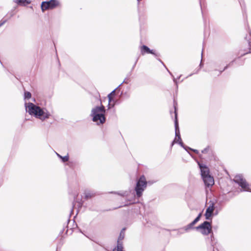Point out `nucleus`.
<instances>
[{"mask_svg": "<svg viewBox=\"0 0 251 251\" xmlns=\"http://www.w3.org/2000/svg\"><path fill=\"white\" fill-rule=\"evenodd\" d=\"M147 185L146 179L144 176H142L137 180L135 188V191L138 198H140L142 195V193L147 187Z\"/></svg>", "mask_w": 251, "mask_h": 251, "instance_id": "nucleus-2", "label": "nucleus"}, {"mask_svg": "<svg viewBox=\"0 0 251 251\" xmlns=\"http://www.w3.org/2000/svg\"><path fill=\"white\" fill-rule=\"evenodd\" d=\"M198 164L201 170L202 178L204 176L210 175L209 168L205 165L200 163H199Z\"/></svg>", "mask_w": 251, "mask_h": 251, "instance_id": "nucleus-10", "label": "nucleus"}, {"mask_svg": "<svg viewBox=\"0 0 251 251\" xmlns=\"http://www.w3.org/2000/svg\"><path fill=\"white\" fill-rule=\"evenodd\" d=\"M13 1L17 4L23 6H26L31 2L30 0H13Z\"/></svg>", "mask_w": 251, "mask_h": 251, "instance_id": "nucleus-13", "label": "nucleus"}, {"mask_svg": "<svg viewBox=\"0 0 251 251\" xmlns=\"http://www.w3.org/2000/svg\"><path fill=\"white\" fill-rule=\"evenodd\" d=\"M141 52L143 55L145 53H151L155 56H158V54L155 53L153 50H150L147 46L145 45H143L141 47Z\"/></svg>", "mask_w": 251, "mask_h": 251, "instance_id": "nucleus-12", "label": "nucleus"}, {"mask_svg": "<svg viewBox=\"0 0 251 251\" xmlns=\"http://www.w3.org/2000/svg\"><path fill=\"white\" fill-rule=\"evenodd\" d=\"M108 101H109V103H108V109H110V102L111 101V100H112V97H111V96H110V95H108Z\"/></svg>", "mask_w": 251, "mask_h": 251, "instance_id": "nucleus-24", "label": "nucleus"}, {"mask_svg": "<svg viewBox=\"0 0 251 251\" xmlns=\"http://www.w3.org/2000/svg\"><path fill=\"white\" fill-rule=\"evenodd\" d=\"M31 94L30 92H25L24 97H25V99H29L31 98Z\"/></svg>", "mask_w": 251, "mask_h": 251, "instance_id": "nucleus-21", "label": "nucleus"}, {"mask_svg": "<svg viewBox=\"0 0 251 251\" xmlns=\"http://www.w3.org/2000/svg\"><path fill=\"white\" fill-rule=\"evenodd\" d=\"M141 0H137L138 1V2H139L140 1H141Z\"/></svg>", "mask_w": 251, "mask_h": 251, "instance_id": "nucleus-34", "label": "nucleus"}, {"mask_svg": "<svg viewBox=\"0 0 251 251\" xmlns=\"http://www.w3.org/2000/svg\"><path fill=\"white\" fill-rule=\"evenodd\" d=\"M193 226H192L191 225V224L190 223V224H188V225H187L186 226L183 227L182 229L183 230H184L185 231L187 232L189 229L193 228Z\"/></svg>", "mask_w": 251, "mask_h": 251, "instance_id": "nucleus-20", "label": "nucleus"}, {"mask_svg": "<svg viewBox=\"0 0 251 251\" xmlns=\"http://www.w3.org/2000/svg\"><path fill=\"white\" fill-rule=\"evenodd\" d=\"M113 251H125L124 249L123 245L121 244L117 245L116 247L113 249Z\"/></svg>", "mask_w": 251, "mask_h": 251, "instance_id": "nucleus-16", "label": "nucleus"}, {"mask_svg": "<svg viewBox=\"0 0 251 251\" xmlns=\"http://www.w3.org/2000/svg\"><path fill=\"white\" fill-rule=\"evenodd\" d=\"M25 107L26 112L30 115L33 116L36 118L40 107L32 102H25Z\"/></svg>", "mask_w": 251, "mask_h": 251, "instance_id": "nucleus-5", "label": "nucleus"}, {"mask_svg": "<svg viewBox=\"0 0 251 251\" xmlns=\"http://www.w3.org/2000/svg\"><path fill=\"white\" fill-rule=\"evenodd\" d=\"M61 159H62V162H65L69 160V155L67 154V155L64 156H62V158H61Z\"/></svg>", "mask_w": 251, "mask_h": 251, "instance_id": "nucleus-22", "label": "nucleus"}, {"mask_svg": "<svg viewBox=\"0 0 251 251\" xmlns=\"http://www.w3.org/2000/svg\"><path fill=\"white\" fill-rule=\"evenodd\" d=\"M201 216V214L200 213L197 217L191 223V225L194 226L198 221H199Z\"/></svg>", "mask_w": 251, "mask_h": 251, "instance_id": "nucleus-19", "label": "nucleus"}, {"mask_svg": "<svg viewBox=\"0 0 251 251\" xmlns=\"http://www.w3.org/2000/svg\"><path fill=\"white\" fill-rule=\"evenodd\" d=\"M78 192L76 190L74 193V199L75 200L76 198V197L78 196Z\"/></svg>", "mask_w": 251, "mask_h": 251, "instance_id": "nucleus-25", "label": "nucleus"}, {"mask_svg": "<svg viewBox=\"0 0 251 251\" xmlns=\"http://www.w3.org/2000/svg\"><path fill=\"white\" fill-rule=\"evenodd\" d=\"M197 230L204 235H207L212 232V226L210 222L205 221L196 227Z\"/></svg>", "mask_w": 251, "mask_h": 251, "instance_id": "nucleus-3", "label": "nucleus"}, {"mask_svg": "<svg viewBox=\"0 0 251 251\" xmlns=\"http://www.w3.org/2000/svg\"><path fill=\"white\" fill-rule=\"evenodd\" d=\"M202 179L205 186L207 187L211 186L214 184L213 177L210 175L204 176L202 177Z\"/></svg>", "mask_w": 251, "mask_h": 251, "instance_id": "nucleus-11", "label": "nucleus"}, {"mask_svg": "<svg viewBox=\"0 0 251 251\" xmlns=\"http://www.w3.org/2000/svg\"><path fill=\"white\" fill-rule=\"evenodd\" d=\"M50 116V113L46 108H41L40 107L36 118L39 119L42 121H44L48 119Z\"/></svg>", "mask_w": 251, "mask_h": 251, "instance_id": "nucleus-7", "label": "nucleus"}, {"mask_svg": "<svg viewBox=\"0 0 251 251\" xmlns=\"http://www.w3.org/2000/svg\"><path fill=\"white\" fill-rule=\"evenodd\" d=\"M56 1L50 0L49 1H43L41 4V8L43 11L49 9H52L56 5Z\"/></svg>", "mask_w": 251, "mask_h": 251, "instance_id": "nucleus-8", "label": "nucleus"}, {"mask_svg": "<svg viewBox=\"0 0 251 251\" xmlns=\"http://www.w3.org/2000/svg\"><path fill=\"white\" fill-rule=\"evenodd\" d=\"M215 209L214 203L211 202L209 204L206 210L204 216L206 220H209L211 219L214 210Z\"/></svg>", "mask_w": 251, "mask_h": 251, "instance_id": "nucleus-9", "label": "nucleus"}, {"mask_svg": "<svg viewBox=\"0 0 251 251\" xmlns=\"http://www.w3.org/2000/svg\"><path fill=\"white\" fill-rule=\"evenodd\" d=\"M115 93V90H113L110 94H109L108 95H110L111 96L112 95H114Z\"/></svg>", "mask_w": 251, "mask_h": 251, "instance_id": "nucleus-28", "label": "nucleus"}, {"mask_svg": "<svg viewBox=\"0 0 251 251\" xmlns=\"http://www.w3.org/2000/svg\"><path fill=\"white\" fill-rule=\"evenodd\" d=\"M56 154L57 155V156L60 158L61 159V158H62V156L61 155H60L59 154H58V153L56 152Z\"/></svg>", "mask_w": 251, "mask_h": 251, "instance_id": "nucleus-29", "label": "nucleus"}, {"mask_svg": "<svg viewBox=\"0 0 251 251\" xmlns=\"http://www.w3.org/2000/svg\"><path fill=\"white\" fill-rule=\"evenodd\" d=\"M84 194L85 198L87 199L91 198L95 196V193L89 190H86L84 192Z\"/></svg>", "mask_w": 251, "mask_h": 251, "instance_id": "nucleus-15", "label": "nucleus"}, {"mask_svg": "<svg viewBox=\"0 0 251 251\" xmlns=\"http://www.w3.org/2000/svg\"><path fill=\"white\" fill-rule=\"evenodd\" d=\"M234 181L238 183L243 189L244 191L251 192V189L250 188L249 184L241 175H236L234 178Z\"/></svg>", "mask_w": 251, "mask_h": 251, "instance_id": "nucleus-6", "label": "nucleus"}, {"mask_svg": "<svg viewBox=\"0 0 251 251\" xmlns=\"http://www.w3.org/2000/svg\"><path fill=\"white\" fill-rule=\"evenodd\" d=\"M105 111V107L102 104L92 108L90 113L92 121L98 126L103 125L106 121Z\"/></svg>", "mask_w": 251, "mask_h": 251, "instance_id": "nucleus-1", "label": "nucleus"}, {"mask_svg": "<svg viewBox=\"0 0 251 251\" xmlns=\"http://www.w3.org/2000/svg\"><path fill=\"white\" fill-rule=\"evenodd\" d=\"M210 151V147L209 146H207L205 149H204L203 150H202L201 152L203 153H207L209 152Z\"/></svg>", "mask_w": 251, "mask_h": 251, "instance_id": "nucleus-23", "label": "nucleus"}, {"mask_svg": "<svg viewBox=\"0 0 251 251\" xmlns=\"http://www.w3.org/2000/svg\"><path fill=\"white\" fill-rule=\"evenodd\" d=\"M201 216V214L200 213L197 217L191 223V225L194 226L198 221H199Z\"/></svg>", "mask_w": 251, "mask_h": 251, "instance_id": "nucleus-17", "label": "nucleus"}, {"mask_svg": "<svg viewBox=\"0 0 251 251\" xmlns=\"http://www.w3.org/2000/svg\"><path fill=\"white\" fill-rule=\"evenodd\" d=\"M5 22H6V21H5H5H0V27L1 26H2V25H3L5 24Z\"/></svg>", "mask_w": 251, "mask_h": 251, "instance_id": "nucleus-27", "label": "nucleus"}, {"mask_svg": "<svg viewBox=\"0 0 251 251\" xmlns=\"http://www.w3.org/2000/svg\"><path fill=\"white\" fill-rule=\"evenodd\" d=\"M173 80H174V81L176 84L177 82H176V78H174Z\"/></svg>", "mask_w": 251, "mask_h": 251, "instance_id": "nucleus-30", "label": "nucleus"}, {"mask_svg": "<svg viewBox=\"0 0 251 251\" xmlns=\"http://www.w3.org/2000/svg\"><path fill=\"white\" fill-rule=\"evenodd\" d=\"M175 118H176V120H175V125L176 137L172 143V146H173L175 143H178L182 147H183L184 149H185L186 150V147H185L184 146V145L181 141V137L180 136L179 130V128H178V122L177 121V118H176V111H175Z\"/></svg>", "mask_w": 251, "mask_h": 251, "instance_id": "nucleus-4", "label": "nucleus"}, {"mask_svg": "<svg viewBox=\"0 0 251 251\" xmlns=\"http://www.w3.org/2000/svg\"><path fill=\"white\" fill-rule=\"evenodd\" d=\"M201 216V214L200 213L197 217L191 223V225L194 226L198 221H199Z\"/></svg>", "mask_w": 251, "mask_h": 251, "instance_id": "nucleus-18", "label": "nucleus"}, {"mask_svg": "<svg viewBox=\"0 0 251 251\" xmlns=\"http://www.w3.org/2000/svg\"><path fill=\"white\" fill-rule=\"evenodd\" d=\"M193 151L195 152H196V153H198V151H197V150H193Z\"/></svg>", "mask_w": 251, "mask_h": 251, "instance_id": "nucleus-31", "label": "nucleus"}, {"mask_svg": "<svg viewBox=\"0 0 251 251\" xmlns=\"http://www.w3.org/2000/svg\"><path fill=\"white\" fill-rule=\"evenodd\" d=\"M168 72L169 73V74H170L171 75H172V74H171V72H170V71H168Z\"/></svg>", "mask_w": 251, "mask_h": 251, "instance_id": "nucleus-33", "label": "nucleus"}, {"mask_svg": "<svg viewBox=\"0 0 251 251\" xmlns=\"http://www.w3.org/2000/svg\"><path fill=\"white\" fill-rule=\"evenodd\" d=\"M119 195L123 196H127L126 192H124L122 193H119Z\"/></svg>", "mask_w": 251, "mask_h": 251, "instance_id": "nucleus-26", "label": "nucleus"}, {"mask_svg": "<svg viewBox=\"0 0 251 251\" xmlns=\"http://www.w3.org/2000/svg\"><path fill=\"white\" fill-rule=\"evenodd\" d=\"M227 66H226V67L225 68V69H224L223 71H221V72H220V73H222L224 70H225L226 68H227Z\"/></svg>", "mask_w": 251, "mask_h": 251, "instance_id": "nucleus-32", "label": "nucleus"}, {"mask_svg": "<svg viewBox=\"0 0 251 251\" xmlns=\"http://www.w3.org/2000/svg\"><path fill=\"white\" fill-rule=\"evenodd\" d=\"M124 237H125V229L123 228L121 230V231L120 233L119 236L118 237V239L117 240V245H118L119 244H121V245H123L122 241L124 239Z\"/></svg>", "mask_w": 251, "mask_h": 251, "instance_id": "nucleus-14", "label": "nucleus"}]
</instances>
